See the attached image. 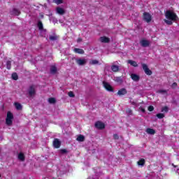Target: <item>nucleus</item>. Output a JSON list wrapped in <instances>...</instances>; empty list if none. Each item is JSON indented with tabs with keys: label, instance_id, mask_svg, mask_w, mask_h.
I'll return each mask as SVG.
<instances>
[{
	"label": "nucleus",
	"instance_id": "nucleus-1",
	"mask_svg": "<svg viewBox=\"0 0 179 179\" xmlns=\"http://www.w3.org/2000/svg\"><path fill=\"white\" fill-rule=\"evenodd\" d=\"M165 17L167 20H164V22L168 24V26H171L173 24V22H177L178 20V16H177V14L170 10H166L165 13Z\"/></svg>",
	"mask_w": 179,
	"mask_h": 179
},
{
	"label": "nucleus",
	"instance_id": "nucleus-2",
	"mask_svg": "<svg viewBox=\"0 0 179 179\" xmlns=\"http://www.w3.org/2000/svg\"><path fill=\"white\" fill-rule=\"evenodd\" d=\"M13 113H11L10 111H8L7 113V117L6 118V125H8V127H10V125H12V124H13Z\"/></svg>",
	"mask_w": 179,
	"mask_h": 179
},
{
	"label": "nucleus",
	"instance_id": "nucleus-3",
	"mask_svg": "<svg viewBox=\"0 0 179 179\" xmlns=\"http://www.w3.org/2000/svg\"><path fill=\"white\" fill-rule=\"evenodd\" d=\"M142 68H143L145 75H148V76H150V75H152V70L149 69L148 64H146L145 63L142 64Z\"/></svg>",
	"mask_w": 179,
	"mask_h": 179
},
{
	"label": "nucleus",
	"instance_id": "nucleus-4",
	"mask_svg": "<svg viewBox=\"0 0 179 179\" xmlns=\"http://www.w3.org/2000/svg\"><path fill=\"white\" fill-rule=\"evenodd\" d=\"M143 20L147 23H150L152 22V15L149 13H143Z\"/></svg>",
	"mask_w": 179,
	"mask_h": 179
},
{
	"label": "nucleus",
	"instance_id": "nucleus-5",
	"mask_svg": "<svg viewBox=\"0 0 179 179\" xmlns=\"http://www.w3.org/2000/svg\"><path fill=\"white\" fill-rule=\"evenodd\" d=\"M103 85L106 90H107L108 92H114V88H113V86H111V85H110L108 83L103 81Z\"/></svg>",
	"mask_w": 179,
	"mask_h": 179
},
{
	"label": "nucleus",
	"instance_id": "nucleus-6",
	"mask_svg": "<svg viewBox=\"0 0 179 179\" xmlns=\"http://www.w3.org/2000/svg\"><path fill=\"white\" fill-rule=\"evenodd\" d=\"M95 128L97 129H104V128H106V124L100 121H97L95 122Z\"/></svg>",
	"mask_w": 179,
	"mask_h": 179
},
{
	"label": "nucleus",
	"instance_id": "nucleus-7",
	"mask_svg": "<svg viewBox=\"0 0 179 179\" xmlns=\"http://www.w3.org/2000/svg\"><path fill=\"white\" fill-rule=\"evenodd\" d=\"M28 93H29V96H30V97H31V96H34V94H36V88L34 87V85H31L29 87Z\"/></svg>",
	"mask_w": 179,
	"mask_h": 179
},
{
	"label": "nucleus",
	"instance_id": "nucleus-8",
	"mask_svg": "<svg viewBox=\"0 0 179 179\" xmlns=\"http://www.w3.org/2000/svg\"><path fill=\"white\" fill-rule=\"evenodd\" d=\"M53 146L55 149H59L61 148V142L59 139L55 138L53 141Z\"/></svg>",
	"mask_w": 179,
	"mask_h": 179
},
{
	"label": "nucleus",
	"instance_id": "nucleus-9",
	"mask_svg": "<svg viewBox=\"0 0 179 179\" xmlns=\"http://www.w3.org/2000/svg\"><path fill=\"white\" fill-rule=\"evenodd\" d=\"M140 44L141 45V47H149V45H150V42L146 39H143L140 41Z\"/></svg>",
	"mask_w": 179,
	"mask_h": 179
},
{
	"label": "nucleus",
	"instance_id": "nucleus-10",
	"mask_svg": "<svg viewBox=\"0 0 179 179\" xmlns=\"http://www.w3.org/2000/svg\"><path fill=\"white\" fill-rule=\"evenodd\" d=\"M76 64H78V65H80V66L86 65L87 62L86 61V59H76Z\"/></svg>",
	"mask_w": 179,
	"mask_h": 179
},
{
	"label": "nucleus",
	"instance_id": "nucleus-11",
	"mask_svg": "<svg viewBox=\"0 0 179 179\" xmlns=\"http://www.w3.org/2000/svg\"><path fill=\"white\" fill-rule=\"evenodd\" d=\"M128 93V91L125 88H122L118 90L117 95L118 96H125Z\"/></svg>",
	"mask_w": 179,
	"mask_h": 179
},
{
	"label": "nucleus",
	"instance_id": "nucleus-12",
	"mask_svg": "<svg viewBox=\"0 0 179 179\" xmlns=\"http://www.w3.org/2000/svg\"><path fill=\"white\" fill-rule=\"evenodd\" d=\"M56 12L58 15H65V10L61 7H57Z\"/></svg>",
	"mask_w": 179,
	"mask_h": 179
},
{
	"label": "nucleus",
	"instance_id": "nucleus-13",
	"mask_svg": "<svg viewBox=\"0 0 179 179\" xmlns=\"http://www.w3.org/2000/svg\"><path fill=\"white\" fill-rule=\"evenodd\" d=\"M131 78L134 82H139V79H141V77H139V76H138L135 73H132V74H131Z\"/></svg>",
	"mask_w": 179,
	"mask_h": 179
},
{
	"label": "nucleus",
	"instance_id": "nucleus-14",
	"mask_svg": "<svg viewBox=\"0 0 179 179\" xmlns=\"http://www.w3.org/2000/svg\"><path fill=\"white\" fill-rule=\"evenodd\" d=\"M99 40L101 43H110V38L106 36H101L100 37Z\"/></svg>",
	"mask_w": 179,
	"mask_h": 179
},
{
	"label": "nucleus",
	"instance_id": "nucleus-15",
	"mask_svg": "<svg viewBox=\"0 0 179 179\" xmlns=\"http://www.w3.org/2000/svg\"><path fill=\"white\" fill-rule=\"evenodd\" d=\"M10 15L19 16V15H20V10L17 8H13V10L10 11Z\"/></svg>",
	"mask_w": 179,
	"mask_h": 179
},
{
	"label": "nucleus",
	"instance_id": "nucleus-16",
	"mask_svg": "<svg viewBox=\"0 0 179 179\" xmlns=\"http://www.w3.org/2000/svg\"><path fill=\"white\" fill-rule=\"evenodd\" d=\"M14 106L16 110H17L18 111H20L23 109V106L19 102H15Z\"/></svg>",
	"mask_w": 179,
	"mask_h": 179
},
{
	"label": "nucleus",
	"instance_id": "nucleus-17",
	"mask_svg": "<svg viewBox=\"0 0 179 179\" xmlns=\"http://www.w3.org/2000/svg\"><path fill=\"white\" fill-rule=\"evenodd\" d=\"M110 69H111V71H113V72H119L120 71V66H117V65H112Z\"/></svg>",
	"mask_w": 179,
	"mask_h": 179
},
{
	"label": "nucleus",
	"instance_id": "nucleus-18",
	"mask_svg": "<svg viewBox=\"0 0 179 179\" xmlns=\"http://www.w3.org/2000/svg\"><path fill=\"white\" fill-rule=\"evenodd\" d=\"M147 134H149L150 135H155L156 134V131L153 129L148 128L146 129Z\"/></svg>",
	"mask_w": 179,
	"mask_h": 179
},
{
	"label": "nucleus",
	"instance_id": "nucleus-19",
	"mask_svg": "<svg viewBox=\"0 0 179 179\" xmlns=\"http://www.w3.org/2000/svg\"><path fill=\"white\" fill-rule=\"evenodd\" d=\"M74 52L76 54H85V50L83 49H80V48H74Z\"/></svg>",
	"mask_w": 179,
	"mask_h": 179
},
{
	"label": "nucleus",
	"instance_id": "nucleus-20",
	"mask_svg": "<svg viewBox=\"0 0 179 179\" xmlns=\"http://www.w3.org/2000/svg\"><path fill=\"white\" fill-rule=\"evenodd\" d=\"M57 66H51L50 67V73H52V75H55V73H57Z\"/></svg>",
	"mask_w": 179,
	"mask_h": 179
},
{
	"label": "nucleus",
	"instance_id": "nucleus-21",
	"mask_svg": "<svg viewBox=\"0 0 179 179\" xmlns=\"http://www.w3.org/2000/svg\"><path fill=\"white\" fill-rule=\"evenodd\" d=\"M128 64H130L131 66H134V68H138V63L134 60H129Z\"/></svg>",
	"mask_w": 179,
	"mask_h": 179
},
{
	"label": "nucleus",
	"instance_id": "nucleus-22",
	"mask_svg": "<svg viewBox=\"0 0 179 179\" xmlns=\"http://www.w3.org/2000/svg\"><path fill=\"white\" fill-rule=\"evenodd\" d=\"M115 82H116L117 83H122V82H124V80H122V77L120 76V77H115L114 79Z\"/></svg>",
	"mask_w": 179,
	"mask_h": 179
},
{
	"label": "nucleus",
	"instance_id": "nucleus-23",
	"mask_svg": "<svg viewBox=\"0 0 179 179\" xmlns=\"http://www.w3.org/2000/svg\"><path fill=\"white\" fill-rule=\"evenodd\" d=\"M18 159L21 162H24V159H25L24 154H23V152H20L18 155Z\"/></svg>",
	"mask_w": 179,
	"mask_h": 179
},
{
	"label": "nucleus",
	"instance_id": "nucleus-24",
	"mask_svg": "<svg viewBox=\"0 0 179 179\" xmlns=\"http://www.w3.org/2000/svg\"><path fill=\"white\" fill-rule=\"evenodd\" d=\"M77 141L78 142H84L85 141V136L80 134L78 137H77Z\"/></svg>",
	"mask_w": 179,
	"mask_h": 179
},
{
	"label": "nucleus",
	"instance_id": "nucleus-25",
	"mask_svg": "<svg viewBox=\"0 0 179 179\" xmlns=\"http://www.w3.org/2000/svg\"><path fill=\"white\" fill-rule=\"evenodd\" d=\"M49 40H50V41H55L56 40H58V36L51 35L49 36Z\"/></svg>",
	"mask_w": 179,
	"mask_h": 179
},
{
	"label": "nucleus",
	"instance_id": "nucleus-26",
	"mask_svg": "<svg viewBox=\"0 0 179 179\" xmlns=\"http://www.w3.org/2000/svg\"><path fill=\"white\" fill-rule=\"evenodd\" d=\"M145 159H141L137 162L138 166H145Z\"/></svg>",
	"mask_w": 179,
	"mask_h": 179
},
{
	"label": "nucleus",
	"instance_id": "nucleus-27",
	"mask_svg": "<svg viewBox=\"0 0 179 179\" xmlns=\"http://www.w3.org/2000/svg\"><path fill=\"white\" fill-rule=\"evenodd\" d=\"M11 78L13 80H17V79H19V76H17V73H13L11 75Z\"/></svg>",
	"mask_w": 179,
	"mask_h": 179
},
{
	"label": "nucleus",
	"instance_id": "nucleus-28",
	"mask_svg": "<svg viewBox=\"0 0 179 179\" xmlns=\"http://www.w3.org/2000/svg\"><path fill=\"white\" fill-rule=\"evenodd\" d=\"M37 26H38V29H39L40 30H43V29H44V27L43 25V22L41 21L38 22Z\"/></svg>",
	"mask_w": 179,
	"mask_h": 179
},
{
	"label": "nucleus",
	"instance_id": "nucleus-29",
	"mask_svg": "<svg viewBox=\"0 0 179 179\" xmlns=\"http://www.w3.org/2000/svg\"><path fill=\"white\" fill-rule=\"evenodd\" d=\"M11 68H12V62L8 60L6 62V69H8V70H10Z\"/></svg>",
	"mask_w": 179,
	"mask_h": 179
},
{
	"label": "nucleus",
	"instance_id": "nucleus-30",
	"mask_svg": "<svg viewBox=\"0 0 179 179\" xmlns=\"http://www.w3.org/2000/svg\"><path fill=\"white\" fill-rule=\"evenodd\" d=\"M48 102L50 103V104H55V103H57V100L55 99V98H49L48 99Z\"/></svg>",
	"mask_w": 179,
	"mask_h": 179
},
{
	"label": "nucleus",
	"instance_id": "nucleus-31",
	"mask_svg": "<svg viewBox=\"0 0 179 179\" xmlns=\"http://www.w3.org/2000/svg\"><path fill=\"white\" fill-rule=\"evenodd\" d=\"M156 117L159 120H162V118H164L165 115H164V113H158V114L156 115Z\"/></svg>",
	"mask_w": 179,
	"mask_h": 179
},
{
	"label": "nucleus",
	"instance_id": "nucleus-32",
	"mask_svg": "<svg viewBox=\"0 0 179 179\" xmlns=\"http://www.w3.org/2000/svg\"><path fill=\"white\" fill-rule=\"evenodd\" d=\"M90 65H97L99 64V61L94 59V60H91L90 62Z\"/></svg>",
	"mask_w": 179,
	"mask_h": 179
},
{
	"label": "nucleus",
	"instance_id": "nucleus-33",
	"mask_svg": "<svg viewBox=\"0 0 179 179\" xmlns=\"http://www.w3.org/2000/svg\"><path fill=\"white\" fill-rule=\"evenodd\" d=\"M162 113H169V107L164 106L162 108Z\"/></svg>",
	"mask_w": 179,
	"mask_h": 179
},
{
	"label": "nucleus",
	"instance_id": "nucleus-34",
	"mask_svg": "<svg viewBox=\"0 0 179 179\" xmlns=\"http://www.w3.org/2000/svg\"><path fill=\"white\" fill-rule=\"evenodd\" d=\"M54 2L57 5H61V3H64V1L62 0H54Z\"/></svg>",
	"mask_w": 179,
	"mask_h": 179
},
{
	"label": "nucleus",
	"instance_id": "nucleus-35",
	"mask_svg": "<svg viewBox=\"0 0 179 179\" xmlns=\"http://www.w3.org/2000/svg\"><path fill=\"white\" fill-rule=\"evenodd\" d=\"M60 153H62V155H64L65 153H68V150H66V149H61Z\"/></svg>",
	"mask_w": 179,
	"mask_h": 179
},
{
	"label": "nucleus",
	"instance_id": "nucleus-36",
	"mask_svg": "<svg viewBox=\"0 0 179 179\" xmlns=\"http://www.w3.org/2000/svg\"><path fill=\"white\" fill-rule=\"evenodd\" d=\"M69 97H75V94H73V92H69Z\"/></svg>",
	"mask_w": 179,
	"mask_h": 179
},
{
	"label": "nucleus",
	"instance_id": "nucleus-37",
	"mask_svg": "<svg viewBox=\"0 0 179 179\" xmlns=\"http://www.w3.org/2000/svg\"><path fill=\"white\" fill-rule=\"evenodd\" d=\"M155 110V107L153 106H148V111H153Z\"/></svg>",
	"mask_w": 179,
	"mask_h": 179
},
{
	"label": "nucleus",
	"instance_id": "nucleus-38",
	"mask_svg": "<svg viewBox=\"0 0 179 179\" xmlns=\"http://www.w3.org/2000/svg\"><path fill=\"white\" fill-rule=\"evenodd\" d=\"M113 138H114V139H116V140L120 139V136L117 134H113Z\"/></svg>",
	"mask_w": 179,
	"mask_h": 179
},
{
	"label": "nucleus",
	"instance_id": "nucleus-39",
	"mask_svg": "<svg viewBox=\"0 0 179 179\" xmlns=\"http://www.w3.org/2000/svg\"><path fill=\"white\" fill-rule=\"evenodd\" d=\"M172 89H176L177 87V83H173L171 85Z\"/></svg>",
	"mask_w": 179,
	"mask_h": 179
},
{
	"label": "nucleus",
	"instance_id": "nucleus-40",
	"mask_svg": "<svg viewBox=\"0 0 179 179\" xmlns=\"http://www.w3.org/2000/svg\"><path fill=\"white\" fill-rule=\"evenodd\" d=\"M158 93H167V90H160L158 91Z\"/></svg>",
	"mask_w": 179,
	"mask_h": 179
},
{
	"label": "nucleus",
	"instance_id": "nucleus-41",
	"mask_svg": "<svg viewBox=\"0 0 179 179\" xmlns=\"http://www.w3.org/2000/svg\"><path fill=\"white\" fill-rule=\"evenodd\" d=\"M130 103L132 106H136V102L134 101H130Z\"/></svg>",
	"mask_w": 179,
	"mask_h": 179
},
{
	"label": "nucleus",
	"instance_id": "nucleus-42",
	"mask_svg": "<svg viewBox=\"0 0 179 179\" xmlns=\"http://www.w3.org/2000/svg\"><path fill=\"white\" fill-rule=\"evenodd\" d=\"M127 113H128V114H131L132 113V110H131V109H127Z\"/></svg>",
	"mask_w": 179,
	"mask_h": 179
},
{
	"label": "nucleus",
	"instance_id": "nucleus-43",
	"mask_svg": "<svg viewBox=\"0 0 179 179\" xmlns=\"http://www.w3.org/2000/svg\"><path fill=\"white\" fill-rule=\"evenodd\" d=\"M80 42H82V38H78L77 39V43H80Z\"/></svg>",
	"mask_w": 179,
	"mask_h": 179
},
{
	"label": "nucleus",
	"instance_id": "nucleus-44",
	"mask_svg": "<svg viewBox=\"0 0 179 179\" xmlns=\"http://www.w3.org/2000/svg\"><path fill=\"white\" fill-rule=\"evenodd\" d=\"M141 111H142V113H145V108H141Z\"/></svg>",
	"mask_w": 179,
	"mask_h": 179
},
{
	"label": "nucleus",
	"instance_id": "nucleus-45",
	"mask_svg": "<svg viewBox=\"0 0 179 179\" xmlns=\"http://www.w3.org/2000/svg\"><path fill=\"white\" fill-rule=\"evenodd\" d=\"M172 166H173V167H177V166L174 165V164H172Z\"/></svg>",
	"mask_w": 179,
	"mask_h": 179
},
{
	"label": "nucleus",
	"instance_id": "nucleus-46",
	"mask_svg": "<svg viewBox=\"0 0 179 179\" xmlns=\"http://www.w3.org/2000/svg\"><path fill=\"white\" fill-rule=\"evenodd\" d=\"M41 17H42V19H43V17H44V15H41Z\"/></svg>",
	"mask_w": 179,
	"mask_h": 179
},
{
	"label": "nucleus",
	"instance_id": "nucleus-47",
	"mask_svg": "<svg viewBox=\"0 0 179 179\" xmlns=\"http://www.w3.org/2000/svg\"><path fill=\"white\" fill-rule=\"evenodd\" d=\"M0 178H1V175H0Z\"/></svg>",
	"mask_w": 179,
	"mask_h": 179
}]
</instances>
